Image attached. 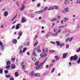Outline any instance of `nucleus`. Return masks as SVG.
<instances>
[{"mask_svg":"<svg viewBox=\"0 0 80 80\" xmlns=\"http://www.w3.org/2000/svg\"><path fill=\"white\" fill-rule=\"evenodd\" d=\"M0 46H1V51H3L4 50V45L2 43V42L0 41Z\"/></svg>","mask_w":80,"mask_h":80,"instance_id":"1","label":"nucleus"},{"mask_svg":"<svg viewBox=\"0 0 80 80\" xmlns=\"http://www.w3.org/2000/svg\"><path fill=\"white\" fill-rule=\"evenodd\" d=\"M22 32L21 31H20L18 32V36L17 38L18 40H19L20 38V37L22 35Z\"/></svg>","mask_w":80,"mask_h":80,"instance_id":"2","label":"nucleus"},{"mask_svg":"<svg viewBox=\"0 0 80 80\" xmlns=\"http://www.w3.org/2000/svg\"><path fill=\"white\" fill-rule=\"evenodd\" d=\"M47 60V58H45V59L44 61H43V62H42L40 64V65H39V66L40 67L42 66L43 65V64H44L45 63V62H46Z\"/></svg>","mask_w":80,"mask_h":80,"instance_id":"3","label":"nucleus"},{"mask_svg":"<svg viewBox=\"0 0 80 80\" xmlns=\"http://www.w3.org/2000/svg\"><path fill=\"white\" fill-rule=\"evenodd\" d=\"M73 58V61H76V60L78 59V56H77V55L75 54V55H74Z\"/></svg>","mask_w":80,"mask_h":80,"instance_id":"4","label":"nucleus"},{"mask_svg":"<svg viewBox=\"0 0 80 80\" xmlns=\"http://www.w3.org/2000/svg\"><path fill=\"white\" fill-rule=\"evenodd\" d=\"M20 25H21V24H18L16 27V30H18V29H19V28H20Z\"/></svg>","mask_w":80,"mask_h":80,"instance_id":"5","label":"nucleus"},{"mask_svg":"<svg viewBox=\"0 0 80 80\" xmlns=\"http://www.w3.org/2000/svg\"><path fill=\"white\" fill-rule=\"evenodd\" d=\"M35 68H36V70H38V69H40V68H41V67H40L39 65H38L37 66H36Z\"/></svg>","mask_w":80,"mask_h":80,"instance_id":"6","label":"nucleus"},{"mask_svg":"<svg viewBox=\"0 0 80 80\" xmlns=\"http://www.w3.org/2000/svg\"><path fill=\"white\" fill-rule=\"evenodd\" d=\"M43 10H42L38 12H37L36 13L37 14H41V13H42L43 12Z\"/></svg>","mask_w":80,"mask_h":80,"instance_id":"7","label":"nucleus"},{"mask_svg":"<svg viewBox=\"0 0 80 80\" xmlns=\"http://www.w3.org/2000/svg\"><path fill=\"white\" fill-rule=\"evenodd\" d=\"M26 21L27 20L26 19H24V18H22L21 20L22 23H24V22H26Z\"/></svg>","mask_w":80,"mask_h":80,"instance_id":"8","label":"nucleus"},{"mask_svg":"<svg viewBox=\"0 0 80 80\" xmlns=\"http://www.w3.org/2000/svg\"><path fill=\"white\" fill-rule=\"evenodd\" d=\"M12 42L14 44H17V40L16 39H14L12 40Z\"/></svg>","mask_w":80,"mask_h":80,"instance_id":"9","label":"nucleus"},{"mask_svg":"<svg viewBox=\"0 0 80 80\" xmlns=\"http://www.w3.org/2000/svg\"><path fill=\"white\" fill-rule=\"evenodd\" d=\"M6 64L7 65H10L11 64V62L10 61H7L6 62Z\"/></svg>","mask_w":80,"mask_h":80,"instance_id":"10","label":"nucleus"},{"mask_svg":"<svg viewBox=\"0 0 80 80\" xmlns=\"http://www.w3.org/2000/svg\"><path fill=\"white\" fill-rule=\"evenodd\" d=\"M22 6V7H21L20 9V11H22V10H24V8H25V7L24 6V5L23 4Z\"/></svg>","mask_w":80,"mask_h":80,"instance_id":"11","label":"nucleus"},{"mask_svg":"<svg viewBox=\"0 0 80 80\" xmlns=\"http://www.w3.org/2000/svg\"><path fill=\"white\" fill-rule=\"evenodd\" d=\"M70 3V2L68 1L67 0H65L64 2V4L65 5H68V4H69Z\"/></svg>","mask_w":80,"mask_h":80,"instance_id":"12","label":"nucleus"},{"mask_svg":"<svg viewBox=\"0 0 80 80\" xmlns=\"http://www.w3.org/2000/svg\"><path fill=\"white\" fill-rule=\"evenodd\" d=\"M8 13L7 12H5L4 13V17H7L8 15Z\"/></svg>","mask_w":80,"mask_h":80,"instance_id":"13","label":"nucleus"},{"mask_svg":"<svg viewBox=\"0 0 80 80\" xmlns=\"http://www.w3.org/2000/svg\"><path fill=\"white\" fill-rule=\"evenodd\" d=\"M56 43L57 45V46H58V47H59V46H60V42L58 41H56Z\"/></svg>","mask_w":80,"mask_h":80,"instance_id":"14","label":"nucleus"},{"mask_svg":"<svg viewBox=\"0 0 80 80\" xmlns=\"http://www.w3.org/2000/svg\"><path fill=\"white\" fill-rule=\"evenodd\" d=\"M15 65L14 64H12L11 65V69H15Z\"/></svg>","mask_w":80,"mask_h":80,"instance_id":"15","label":"nucleus"},{"mask_svg":"<svg viewBox=\"0 0 80 80\" xmlns=\"http://www.w3.org/2000/svg\"><path fill=\"white\" fill-rule=\"evenodd\" d=\"M67 53H63V58H66V57H67Z\"/></svg>","mask_w":80,"mask_h":80,"instance_id":"16","label":"nucleus"},{"mask_svg":"<svg viewBox=\"0 0 80 80\" xmlns=\"http://www.w3.org/2000/svg\"><path fill=\"white\" fill-rule=\"evenodd\" d=\"M32 55H33L35 57H37V56H38V54H37V53L36 52H32Z\"/></svg>","mask_w":80,"mask_h":80,"instance_id":"17","label":"nucleus"},{"mask_svg":"<svg viewBox=\"0 0 80 80\" xmlns=\"http://www.w3.org/2000/svg\"><path fill=\"white\" fill-rule=\"evenodd\" d=\"M57 35H58V32L53 33L52 34V36H54V37H56V36H57Z\"/></svg>","mask_w":80,"mask_h":80,"instance_id":"18","label":"nucleus"},{"mask_svg":"<svg viewBox=\"0 0 80 80\" xmlns=\"http://www.w3.org/2000/svg\"><path fill=\"white\" fill-rule=\"evenodd\" d=\"M40 46H37L34 49V50H38L40 49Z\"/></svg>","mask_w":80,"mask_h":80,"instance_id":"19","label":"nucleus"},{"mask_svg":"<svg viewBox=\"0 0 80 80\" xmlns=\"http://www.w3.org/2000/svg\"><path fill=\"white\" fill-rule=\"evenodd\" d=\"M63 20L65 22H66L67 20H68V19L67 18H63Z\"/></svg>","mask_w":80,"mask_h":80,"instance_id":"20","label":"nucleus"},{"mask_svg":"<svg viewBox=\"0 0 80 80\" xmlns=\"http://www.w3.org/2000/svg\"><path fill=\"white\" fill-rule=\"evenodd\" d=\"M64 43H62V44H60V45H59L60 46V48H62V47H64Z\"/></svg>","mask_w":80,"mask_h":80,"instance_id":"21","label":"nucleus"},{"mask_svg":"<svg viewBox=\"0 0 80 80\" xmlns=\"http://www.w3.org/2000/svg\"><path fill=\"white\" fill-rule=\"evenodd\" d=\"M47 52H43V55L44 56V57H47Z\"/></svg>","mask_w":80,"mask_h":80,"instance_id":"22","label":"nucleus"},{"mask_svg":"<svg viewBox=\"0 0 80 80\" xmlns=\"http://www.w3.org/2000/svg\"><path fill=\"white\" fill-rule=\"evenodd\" d=\"M56 20H57V19L56 18H53L51 20V22H53V21H56Z\"/></svg>","mask_w":80,"mask_h":80,"instance_id":"23","label":"nucleus"},{"mask_svg":"<svg viewBox=\"0 0 80 80\" xmlns=\"http://www.w3.org/2000/svg\"><path fill=\"white\" fill-rule=\"evenodd\" d=\"M54 8L53 7H50L48 9V10H54Z\"/></svg>","mask_w":80,"mask_h":80,"instance_id":"24","label":"nucleus"},{"mask_svg":"<svg viewBox=\"0 0 80 80\" xmlns=\"http://www.w3.org/2000/svg\"><path fill=\"white\" fill-rule=\"evenodd\" d=\"M10 66L9 65H7L6 66V68L7 70H9L10 69Z\"/></svg>","mask_w":80,"mask_h":80,"instance_id":"25","label":"nucleus"},{"mask_svg":"<svg viewBox=\"0 0 80 80\" xmlns=\"http://www.w3.org/2000/svg\"><path fill=\"white\" fill-rule=\"evenodd\" d=\"M29 75H31V76H33L34 75V71H32L31 73H29Z\"/></svg>","mask_w":80,"mask_h":80,"instance_id":"26","label":"nucleus"},{"mask_svg":"<svg viewBox=\"0 0 80 80\" xmlns=\"http://www.w3.org/2000/svg\"><path fill=\"white\" fill-rule=\"evenodd\" d=\"M17 17V14H16L15 16H14L11 20L12 21H13V20H15V18H16V17Z\"/></svg>","mask_w":80,"mask_h":80,"instance_id":"27","label":"nucleus"},{"mask_svg":"<svg viewBox=\"0 0 80 80\" xmlns=\"http://www.w3.org/2000/svg\"><path fill=\"white\" fill-rule=\"evenodd\" d=\"M38 44V41H36L34 44V47H35V46H36V45H37Z\"/></svg>","mask_w":80,"mask_h":80,"instance_id":"28","label":"nucleus"},{"mask_svg":"<svg viewBox=\"0 0 80 80\" xmlns=\"http://www.w3.org/2000/svg\"><path fill=\"white\" fill-rule=\"evenodd\" d=\"M15 77H18V73L17 71L15 72Z\"/></svg>","mask_w":80,"mask_h":80,"instance_id":"29","label":"nucleus"},{"mask_svg":"<svg viewBox=\"0 0 80 80\" xmlns=\"http://www.w3.org/2000/svg\"><path fill=\"white\" fill-rule=\"evenodd\" d=\"M64 9L65 10V12H68V10H69V9L68 8H64Z\"/></svg>","mask_w":80,"mask_h":80,"instance_id":"30","label":"nucleus"},{"mask_svg":"<svg viewBox=\"0 0 80 80\" xmlns=\"http://www.w3.org/2000/svg\"><path fill=\"white\" fill-rule=\"evenodd\" d=\"M77 63L78 64H80V58H79L78 60L77 61Z\"/></svg>","mask_w":80,"mask_h":80,"instance_id":"31","label":"nucleus"},{"mask_svg":"<svg viewBox=\"0 0 80 80\" xmlns=\"http://www.w3.org/2000/svg\"><path fill=\"white\" fill-rule=\"evenodd\" d=\"M39 62L38 61H37L35 63V65L36 66H37V65H38V62Z\"/></svg>","mask_w":80,"mask_h":80,"instance_id":"32","label":"nucleus"},{"mask_svg":"<svg viewBox=\"0 0 80 80\" xmlns=\"http://www.w3.org/2000/svg\"><path fill=\"white\" fill-rule=\"evenodd\" d=\"M49 36H50V33H48L47 34H46L45 35V37H49Z\"/></svg>","mask_w":80,"mask_h":80,"instance_id":"33","label":"nucleus"},{"mask_svg":"<svg viewBox=\"0 0 80 80\" xmlns=\"http://www.w3.org/2000/svg\"><path fill=\"white\" fill-rule=\"evenodd\" d=\"M73 56H72L70 58V60H71V61H73Z\"/></svg>","mask_w":80,"mask_h":80,"instance_id":"34","label":"nucleus"},{"mask_svg":"<svg viewBox=\"0 0 80 80\" xmlns=\"http://www.w3.org/2000/svg\"><path fill=\"white\" fill-rule=\"evenodd\" d=\"M53 8H54V9L55 8V9H56V10L58 9V6H54Z\"/></svg>","mask_w":80,"mask_h":80,"instance_id":"35","label":"nucleus"},{"mask_svg":"<svg viewBox=\"0 0 80 80\" xmlns=\"http://www.w3.org/2000/svg\"><path fill=\"white\" fill-rule=\"evenodd\" d=\"M64 27H65V26H59L58 28H64Z\"/></svg>","mask_w":80,"mask_h":80,"instance_id":"36","label":"nucleus"},{"mask_svg":"<svg viewBox=\"0 0 80 80\" xmlns=\"http://www.w3.org/2000/svg\"><path fill=\"white\" fill-rule=\"evenodd\" d=\"M80 47H79V48L78 49L76 50V52H77V53H78L79 52H80Z\"/></svg>","mask_w":80,"mask_h":80,"instance_id":"37","label":"nucleus"},{"mask_svg":"<svg viewBox=\"0 0 80 80\" xmlns=\"http://www.w3.org/2000/svg\"><path fill=\"white\" fill-rule=\"evenodd\" d=\"M40 56L41 57H42V58H44V56L43 55L42 53L40 54Z\"/></svg>","mask_w":80,"mask_h":80,"instance_id":"38","label":"nucleus"},{"mask_svg":"<svg viewBox=\"0 0 80 80\" xmlns=\"http://www.w3.org/2000/svg\"><path fill=\"white\" fill-rule=\"evenodd\" d=\"M69 48V44H67L66 45V49H68Z\"/></svg>","mask_w":80,"mask_h":80,"instance_id":"39","label":"nucleus"},{"mask_svg":"<svg viewBox=\"0 0 80 80\" xmlns=\"http://www.w3.org/2000/svg\"><path fill=\"white\" fill-rule=\"evenodd\" d=\"M47 9H48V7H47V6H46L45 8L43 9V10H44V11H46V10H47Z\"/></svg>","mask_w":80,"mask_h":80,"instance_id":"40","label":"nucleus"},{"mask_svg":"<svg viewBox=\"0 0 80 80\" xmlns=\"http://www.w3.org/2000/svg\"><path fill=\"white\" fill-rule=\"evenodd\" d=\"M55 58H56V60H59V59H60V58L58 56H55Z\"/></svg>","mask_w":80,"mask_h":80,"instance_id":"41","label":"nucleus"},{"mask_svg":"<svg viewBox=\"0 0 80 80\" xmlns=\"http://www.w3.org/2000/svg\"><path fill=\"white\" fill-rule=\"evenodd\" d=\"M27 50V48H24L23 50V53H25V51Z\"/></svg>","mask_w":80,"mask_h":80,"instance_id":"42","label":"nucleus"},{"mask_svg":"<svg viewBox=\"0 0 80 80\" xmlns=\"http://www.w3.org/2000/svg\"><path fill=\"white\" fill-rule=\"evenodd\" d=\"M4 72L5 74H7L8 73V70H4Z\"/></svg>","mask_w":80,"mask_h":80,"instance_id":"43","label":"nucleus"},{"mask_svg":"<svg viewBox=\"0 0 80 80\" xmlns=\"http://www.w3.org/2000/svg\"><path fill=\"white\" fill-rule=\"evenodd\" d=\"M23 46H20L19 47V50H21V49H22L23 48Z\"/></svg>","mask_w":80,"mask_h":80,"instance_id":"44","label":"nucleus"},{"mask_svg":"<svg viewBox=\"0 0 80 80\" xmlns=\"http://www.w3.org/2000/svg\"><path fill=\"white\" fill-rule=\"evenodd\" d=\"M11 76L10 75H7L6 76V78H10Z\"/></svg>","mask_w":80,"mask_h":80,"instance_id":"45","label":"nucleus"},{"mask_svg":"<svg viewBox=\"0 0 80 80\" xmlns=\"http://www.w3.org/2000/svg\"><path fill=\"white\" fill-rule=\"evenodd\" d=\"M55 52V50H54L49 51V53H53V52Z\"/></svg>","mask_w":80,"mask_h":80,"instance_id":"46","label":"nucleus"},{"mask_svg":"<svg viewBox=\"0 0 80 80\" xmlns=\"http://www.w3.org/2000/svg\"><path fill=\"white\" fill-rule=\"evenodd\" d=\"M72 39H73V38H71L70 39L69 38V42H72Z\"/></svg>","mask_w":80,"mask_h":80,"instance_id":"47","label":"nucleus"},{"mask_svg":"<svg viewBox=\"0 0 80 80\" xmlns=\"http://www.w3.org/2000/svg\"><path fill=\"white\" fill-rule=\"evenodd\" d=\"M35 76H40V75L39 73H36L35 74Z\"/></svg>","mask_w":80,"mask_h":80,"instance_id":"48","label":"nucleus"},{"mask_svg":"<svg viewBox=\"0 0 80 80\" xmlns=\"http://www.w3.org/2000/svg\"><path fill=\"white\" fill-rule=\"evenodd\" d=\"M55 71V68H53L51 70V73H53V72Z\"/></svg>","mask_w":80,"mask_h":80,"instance_id":"49","label":"nucleus"},{"mask_svg":"<svg viewBox=\"0 0 80 80\" xmlns=\"http://www.w3.org/2000/svg\"><path fill=\"white\" fill-rule=\"evenodd\" d=\"M15 58H13L12 59V61L13 62L15 61Z\"/></svg>","mask_w":80,"mask_h":80,"instance_id":"50","label":"nucleus"},{"mask_svg":"<svg viewBox=\"0 0 80 80\" xmlns=\"http://www.w3.org/2000/svg\"><path fill=\"white\" fill-rule=\"evenodd\" d=\"M23 63H24V62H21V66H23Z\"/></svg>","mask_w":80,"mask_h":80,"instance_id":"51","label":"nucleus"},{"mask_svg":"<svg viewBox=\"0 0 80 80\" xmlns=\"http://www.w3.org/2000/svg\"><path fill=\"white\" fill-rule=\"evenodd\" d=\"M76 3H80V0H77Z\"/></svg>","mask_w":80,"mask_h":80,"instance_id":"52","label":"nucleus"},{"mask_svg":"<svg viewBox=\"0 0 80 80\" xmlns=\"http://www.w3.org/2000/svg\"><path fill=\"white\" fill-rule=\"evenodd\" d=\"M3 73V69H0V73Z\"/></svg>","mask_w":80,"mask_h":80,"instance_id":"53","label":"nucleus"},{"mask_svg":"<svg viewBox=\"0 0 80 80\" xmlns=\"http://www.w3.org/2000/svg\"><path fill=\"white\" fill-rule=\"evenodd\" d=\"M69 39H70V38H67L66 40V42H67L68 40H69Z\"/></svg>","mask_w":80,"mask_h":80,"instance_id":"54","label":"nucleus"},{"mask_svg":"<svg viewBox=\"0 0 80 80\" xmlns=\"http://www.w3.org/2000/svg\"><path fill=\"white\" fill-rule=\"evenodd\" d=\"M37 52L38 53H40L41 52V50H40V49H38L37 50Z\"/></svg>","mask_w":80,"mask_h":80,"instance_id":"55","label":"nucleus"},{"mask_svg":"<svg viewBox=\"0 0 80 80\" xmlns=\"http://www.w3.org/2000/svg\"><path fill=\"white\" fill-rule=\"evenodd\" d=\"M62 12L63 13H66V11H65V10H62Z\"/></svg>","mask_w":80,"mask_h":80,"instance_id":"56","label":"nucleus"},{"mask_svg":"<svg viewBox=\"0 0 80 80\" xmlns=\"http://www.w3.org/2000/svg\"><path fill=\"white\" fill-rule=\"evenodd\" d=\"M50 43H52V44H53V45H55V42H52V41H51Z\"/></svg>","mask_w":80,"mask_h":80,"instance_id":"57","label":"nucleus"},{"mask_svg":"<svg viewBox=\"0 0 80 80\" xmlns=\"http://www.w3.org/2000/svg\"><path fill=\"white\" fill-rule=\"evenodd\" d=\"M34 17V14H32L31 15V16L30 17V18H33Z\"/></svg>","mask_w":80,"mask_h":80,"instance_id":"58","label":"nucleus"},{"mask_svg":"<svg viewBox=\"0 0 80 80\" xmlns=\"http://www.w3.org/2000/svg\"><path fill=\"white\" fill-rule=\"evenodd\" d=\"M57 29H56L55 28H53V31L54 32H55L57 31Z\"/></svg>","mask_w":80,"mask_h":80,"instance_id":"59","label":"nucleus"},{"mask_svg":"<svg viewBox=\"0 0 80 80\" xmlns=\"http://www.w3.org/2000/svg\"><path fill=\"white\" fill-rule=\"evenodd\" d=\"M36 59H36V58H32V60H33V61H35V60H36Z\"/></svg>","mask_w":80,"mask_h":80,"instance_id":"60","label":"nucleus"},{"mask_svg":"<svg viewBox=\"0 0 80 80\" xmlns=\"http://www.w3.org/2000/svg\"><path fill=\"white\" fill-rule=\"evenodd\" d=\"M10 80H14V78H12V77H11L10 78Z\"/></svg>","mask_w":80,"mask_h":80,"instance_id":"61","label":"nucleus"},{"mask_svg":"<svg viewBox=\"0 0 80 80\" xmlns=\"http://www.w3.org/2000/svg\"><path fill=\"white\" fill-rule=\"evenodd\" d=\"M15 25H14L13 26H12L11 29H14V28H15Z\"/></svg>","mask_w":80,"mask_h":80,"instance_id":"62","label":"nucleus"},{"mask_svg":"<svg viewBox=\"0 0 80 80\" xmlns=\"http://www.w3.org/2000/svg\"><path fill=\"white\" fill-rule=\"evenodd\" d=\"M37 7H40V3H38V4L37 5Z\"/></svg>","mask_w":80,"mask_h":80,"instance_id":"63","label":"nucleus"},{"mask_svg":"<svg viewBox=\"0 0 80 80\" xmlns=\"http://www.w3.org/2000/svg\"><path fill=\"white\" fill-rule=\"evenodd\" d=\"M22 69H23L24 70H25V65H23V66H22Z\"/></svg>","mask_w":80,"mask_h":80,"instance_id":"64","label":"nucleus"}]
</instances>
